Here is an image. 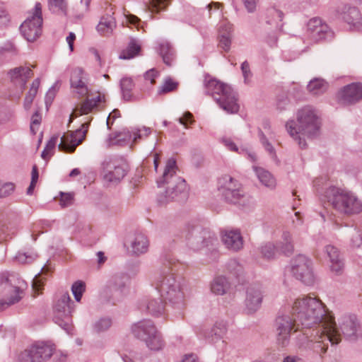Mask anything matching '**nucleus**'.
Wrapping results in <instances>:
<instances>
[{
	"label": "nucleus",
	"mask_w": 362,
	"mask_h": 362,
	"mask_svg": "<svg viewBox=\"0 0 362 362\" xmlns=\"http://www.w3.org/2000/svg\"><path fill=\"white\" fill-rule=\"evenodd\" d=\"M160 261L161 265L155 279L156 287L166 301L175 308L182 310L185 306L184 293L174 274L177 262L170 253L163 254Z\"/></svg>",
	"instance_id": "nucleus-1"
},
{
	"label": "nucleus",
	"mask_w": 362,
	"mask_h": 362,
	"mask_svg": "<svg viewBox=\"0 0 362 362\" xmlns=\"http://www.w3.org/2000/svg\"><path fill=\"white\" fill-rule=\"evenodd\" d=\"M293 315L298 326L304 330L328 325V320L335 324L334 318L325 310L322 303L315 298L304 296L297 298L292 307Z\"/></svg>",
	"instance_id": "nucleus-2"
},
{
	"label": "nucleus",
	"mask_w": 362,
	"mask_h": 362,
	"mask_svg": "<svg viewBox=\"0 0 362 362\" xmlns=\"http://www.w3.org/2000/svg\"><path fill=\"white\" fill-rule=\"evenodd\" d=\"M177 167L176 160L170 158L167 160L162 177L157 180L158 187H166L157 197L160 205L170 202H184L188 197V189L185 180L176 174Z\"/></svg>",
	"instance_id": "nucleus-3"
},
{
	"label": "nucleus",
	"mask_w": 362,
	"mask_h": 362,
	"mask_svg": "<svg viewBox=\"0 0 362 362\" xmlns=\"http://www.w3.org/2000/svg\"><path fill=\"white\" fill-rule=\"evenodd\" d=\"M301 340H305V344L304 342L299 344L300 350L309 349L322 357L327 352L329 343L337 345L341 342V337L337 324L328 320V325L303 331Z\"/></svg>",
	"instance_id": "nucleus-4"
},
{
	"label": "nucleus",
	"mask_w": 362,
	"mask_h": 362,
	"mask_svg": "<svg viewBox=\"0 0 362 362\" xmlns=\"http://www.w3.org/2000/svg\"><path fill=\"white\" fill-rule=\"evenodd\" d=\"M320 124L315 110L310 106H306L297 112L296 121H288L286 127L290 136L298 141L300 148H305L307 144L304 136L313 138L317 136Z\"/></svg>",
	"instance_id": "nucleus-5"
},
{
	"label": "nucleus",
	"mask_w": 362,
	"mask_h": 362,
	"mask_svg": "<svg viewBox=\"0 0 362 362\" xmlns=\"http://www.w3.org/2000/svg\"><path fill=\"white\" fill-rule=\"evenodd\" d=\"M204 88L206 94L211 95L223 110L231 114L238 112L237 94L229 85L206 76Z\"/></svg>",
	"instance_id": "nucleus-6"
},
{
	"label": "nucleus",
	"mask_w": 362,
	"mask_h": 362,
	"mask_svg": "<svg viewBox=\"0 0 362 362\" xmlns=\"http://www.w3.org/2000/svg\"><path fill=\"white\" fill-rule=\"evenodd\" d=\"M323 200L341 214L350 215L362 211V202L356 196L334 186L325 189Z\"/></svg>",
	"instance_id": "nucleus-7"
},
{
	"label": "nucleus",
	"mask_w": 362,
	"mask_h": 362,
	"mask_svg": "<svg viewBox=\"0 0 362 362\" xmlns=\"http://www.w3.org/2000/svg\"><path fill=\"white\" fill-rule=\"evenodd\" d=\"M75 310L74 303L68 292L57 293L53 302L54 321L67 334H72V313Z\"/></svg>",
	"instance_id": "nucleus-8"
},
{
	"label": "nucleus",
	"mask_w": 362,
	"mask_h": 362,
	"mask_svg": "<svg viewBox=\"0 0 362 362\" xmlns=\"http://www.w3.org/2000/svg\"><path fill=\"white\" fill-rule=\"evenodd\" d=\"M218 190L226 202L243 207L252 206V199L246 194L241 184L231 176L225 175L218 180Z\"/></svg>",
	"instance_id": "nucleus-9"
},
{
	"label": "nucleus",
	"mask_w": 362,
	"mask_h": 362,
	"mask_svg": "<svg viewBox=\"0 0 362 362\" xmlns=\"http://www.w3.org/2000/svg\"><path fill=\"white\" fill-rule=\"evenodd\" d=\"M187 245L193 250H199L204 247L214 246L217 242L215 234L199 225L187 224L182 231Z\"/></svg>",
	"instance_id": "nucleus-10"
},
{
	"label": "nucleus",
	"mask_w": 362,
	"mask_h": 362,
	"mask_svg": "<svg viewBox=\"0 0 362 362\" xmlns=\"http://www.w3.org/2000/svg\"><path fill=\"white\" fill-rule=\"evenodd\" d=\"M132 332L136 338L144 341L151 350L158 351L163 346L161 336L150 320H144L133 325Z\"/></svg>",
	"instance_id": "nucleus-11"
},
{
	"label": "nucleus",
	"mask_w": 362,
	"mask_h": 362,
	"mask_svg": "<svg viewBox=\"0 0 362 362\" xmlns=\"http://www.w3.org/2000/svg\"><path fill=\"white\" fill-rule=\"evenodd\" d=\"M42 25V6L36 3L30 16L21 24L20 30L26 40L34 42L41 35Z\"/></svg>",
	"instance_id": "nucleus-12"
},
{
	"label": "nucleus",
	"mask_w": 362,
	"mask_h": 362,
	"mask_svg": "<svg viewBox=\"0 0 362 362\" xmlns=\"http://www.w3.org/2000/svg\"><path fill=\"white\" fill-rule=\"evenodd\" d=\"M129 280V278L126 274L120 273L114 275L104 288L101 294L102 298L107 303L115 304L124 296Z\"/></svg>",
	"instance_id": "nucleus-13"
},
{
	"label": "nucleus",
	"mask_w": 362,
	"mask_h": 362,
	"mask_svg": "<svg viewBox=\"0 0 362 362\" xmlns=\"http://www.w3.org/2000/svg\"><path fill=\"white\" fill-rule=\"evenodd\" d=\"M292 317L289 315H279L275 322V327L277 335V342L281 346H286L288 344L291 332L295 329V331H301L303 333L304 329L297 325L295 316L292 314Z\"/></svg>",
	"instance_id": "nucleus-14"
},
{
	"label": "nucleus",
	"mask_w": 362,
	"mask_h": 362,
	"mask_svg": "<svg viewBox=\"0 0 362 362\" xmlns=\"http://www.w3.org/2000/svg\"><path fill=\"white\" fill-rule=\"evenodd\" d=\"M291 271L296 279L305 285H312L315 281L312 262L305 255H299L292 259Z\"/></svg>",
	"instance_id": "nucleus-15"
},
{
	"label": "nucleus",
	"mask_w": 362,
	"mask_h": 362,
	"mask_svg": "<svg viewBox=\"0 0 362 362\" xmlns=\"http://www.w3.org/2000/svg\"><path fill=\"white\" fill-rule=\"evenodd\" d=\"M103 180L110 183H118L126 175L127 166L122 160L117 158H106L103 164Z\"/></svg>",
	"instance_id": "nucleus-16"
},
{
	"label": "nucleus",
	"mask_w": 362,
	"mask_h": 362,
	"mask_svg": "<svg viewBox=\"0 0 362 362\" xmlns=\"http://www.w3.org/2000/svg\"><path fill=\"white\" fill-rule=\"evenodd\" d=\"M54 349L51 344L37 342L22 351L18 356V361L19 362H44L52 356Z\"/></svg>",
	"instance_id": "nucleus-17"
},
{
	"label": "nucleus",
	"mask_w": 362,
	"mask_h": 362,
	"mask_svg": "<svg viewBox=\"0 0 362 362\" xmlns=\"http://www.w3.org/2000/svg\"><path fill=\"white\" fill-rule=\"evenodd\" d=\"M23 291L13 286L8 277L0 275V312L21 299Z\"/></svg>",
	"instance_id": "nucleus-18"
},
{
	"label": "nucleus",
	"mask_w": 362,
	"mask_h": 362,
	"mask_svg": "<svg viewBox=\"0 0 362 362\" xmlns=\"http://www.w3.org/2000/svg\"><path fill=\"white\" fill-rule=\"evenodd\" d=\"M90 121L82 124L81 127L74 132L69 131L61 138L58 148L65 153H73L86 138Z\"/></svg>",
	"instance_id": "nucleus-19"
},
{
	"label": "nucleus",
	"mask_w": 362,
	"mask_h": 362,
	"mask_svg": "<svg viewBox=\"0 0 362 362\" xmlns=\"http://www.w3.org/2000/svg\"><path fill=\"white\" fill-rule=\"evenodd\" d=\"M308 31L315 42L331 40L334 35L329 25L320 18H313L308 21Z\"/></svg>",
	"instance_id": "nucleus-20"
},
{
	"label": "nucleus",
	"mask_w": 362,
	"mask_h": 362,
	"mask_svg": "<svg viewBox=\"0 0 362 362\" xmlns=\"http://www.w3.org/2000/svg\"><path fill=\"white\" fill-rule=\"evenodd\" d=\"M337 12L351 30L362 31V14L358 8L344 4L337 8Z\"/></svg>",
	"instance_id": "nucleus-21"
},
{
	"label": "nucleus",
	"mask_w": 362,
	"mask_h": 362,
	"mask_svg": "<svg viewBox=\"0 0 362 362\" xmlns=\"http://www.w3.org/2000/svg\"><path fill=\"white\" fill-rule=\"evenodd\" d=\"M339 328L346 339L356 340L361 335V327L355 315L344 314L339 320Z\"/></svg>",
	"instance_id": "nucleus-22"
},
{
	"label": "nucleus",
	"mask_w": 362,
	"mask_h": 362,
	"mask_svg": "<svg viewBox=\"0 0 362 362\" xmlns=\"http://www.w3.org/2000/svg\"><path fill=\"white\" fill-rule=\"evenodd\" d=\"M263 299L262 288L260 285H251L246 291L245 312L247 315L255 314L260 308Z\"/></svg>",
	"instance_id": "nucleus-23"
},
{
	"label": "nucleus",
	"mask_w": 362,
	"mask_h": 362,
	"mask_svg": "<svg viewBox=\"0 0 362 362\" xmlns=\"http://www.w3.org/2000/svg\"><path fill=\"white\" fill-rule=\"evenodd\" d=\"M362 99V84L353 83L345 86L338 93V100L344 105L354 104Z\"/></svg>",
	"instance_id": "nucleus-24"
},
{
	"label": "nucleus",
	"mask_w": 362,
	"mask_h": 362,
	"mask_svg": "<svg viewBox=\"0 0 362 362\" xmlns=\"http://www.w3.org/2000/svg\"><path fill=\"white\" fill-rule=\"evenodd\" d=\"M221 240L226 247L238 252L243 247V238L240 230H224L221 231Z\"/></svg>",
	"instance_id": "nucleus-25"
},
{
	"label": "nucleus",
	"mask_w": 362,
	"mask_h": 362,
	"mask_svg": "<svg viewBox=\"0 0 362 362\" xmlns=\"http://www.w3.org/2000/svg\"><path fill=\"white\" fill-rule=\"evenodd\" d=\"M71 87L80 98L87 95L88 88L86 85V78L84 71L79 67L75 68L71 75Z\"/></svg>",
	"instance_id": "nucleus-26"
},
{
	"label": "nucleus",
	"mask_w": 362,
	"mask_h": 362,
	"mask_svg": "<svg viewBox=\"0 0 362 362\" xmlns=\"http://www.w3.org/2000/svg\"><path fill=\"white\" fill-rule=\"evenodd\" d=\"M325 252L329 258L332 272L337 276L341 275L344 270V263L339 250L333 245H327L325 247Z\"/></svg>",
	"instance_id": "nucleus-27"
},
{
	"label": "nucleus",
	"mask_w": 362,
	"mask_h": 362,
	"mask_svg": "<svg viewBox=\"0 0 362 362\" xmlns=\"http://www.w3.org/2000/svg\"><path fill=\"white\" fill-rule=\"evenodd\" d=\"M149 241L144 233H136L129 240L128 248L132 255L139 256L148 251Z\"/></svg>",
	"instance_id": "nucleus-28"
},
{
	"label": "nucleus",
	"mask_w": 362,
	"mask_h": 362,
	"mask_svg": "<svg viewBox=\"0 0 362 362\" xmlns=\"http://www.w3.org/2000/svg\"><path fill=\"white\" fill-rule=\"evenodd\" d=\"M103 101V98L99 95L94 98L86 99L80 105L79 107H76L74 112H72L70 115L69 122H71L73 119L77 117V114L79 115H87L94 108L97 107L98 105Z\"/></svg>",
	"instance_id": "nucleus-29"
},
{
	"label": "nucleus",
	"mask_w": 362,
	"mask_h": 362,
	"mask_svg": "<svg viewBox=\"0 0 362 362\" xmlns=\"http://www.w3.org/2000/svg\"><path fill=\"white\" fill-rule=\"evenodd\" d=\"M228 330V322L225 320H218L208 332L204 333L205 338L209 339L211 342L219 340L226 334Z\"/></svg>",
	"instance_id": "nucleus-30"
},
{
	"label": "nucleus",
	"mask_w": 362,
	"mask_h": 362,
	"mask_svg": "<svg viewBox=\"0 0 362 362\" xmlns=\"http://www.w3.org/2000/svg\"><path fill=\"white\" fill-rule=\"evenodd\" d=\"M276 247L278 253L286 256H291L294 251L293 241L291 234L288 231H284L281 240L276 243Z\"/></svg>",
	"instance_id": "nucleus-31"
},
{
	"label": "nucleus",
	"mask_w": 362,
	"mask_h": 362,
	"mask_svg": "<svg viewBox=\"0 0 362 362\" xmlns=\"http://www.w3.org/2000/svg\"><path fill=\"white\" fill-rule=\"evenodd\" d=\"M8 74L11 80L13 82L17 80H20L21 86L23 88L25 86L27 80L33 76V71L28 67L19 66L11 69Z\"/></svg>",
	"instance_id": "nucleus-32"
},
{
	"label": "nucleus",
	"mask_w": 362,
	"mask_h": 362,
	"mask_svg": "<svg viewBox=\"0 0 362 362\" xmlns=\"http://www.w3.org/2000/svg\"><path fill=\"white\" fill-rule=\"evenodd\" d=\"M233 28L231 25H222L219 30V43L220 48L225 52L229 51L231 45Z\"/></svg>",
	"instance_id": "nucleus-33"
},
{
	"label": "nucleus",
	"mask_w": 362,
	"mask_h": 362,
	"mask_svg": "<svg viewBox=\"0 0 362 362\" xmlns=\"http://www.w3.org/2000/svg\"><path fill=\"white\" fill-rule=\"evenodd\" d=\"M116 28L115 18L109 13L104 15L97 26V30L103 35H110Z\"/></svg>",
	"instance_id": "nucleus-34"
},
{
	"label": "nucleus",
	"mask_w": 362,
	"mask_h": 362,
	"mask_svg": "<svg viewBox=\"0 0 362 362\" xmlns=\"http://www.w3.org/2000/svg\"><path fill=\"white\" fill-rule=\"evenodd\" d=\"M258 180L265 187L273 189L276 187V180L268 170L257 166L252 167Z\"/></svg>",
	"instance_id": "nucleus-35"
},
{
	"label": "nucleus",
	"mask_w": 362,
	"mask_h": 362,
	"mask_svg": "<svg viewBox=\"0 0 362 362\" xmlns=\"http://www.w3.org/2000/svg\"><path fill=\"white\" fill-rule=\"evenodd\" d=\"M230 288V283L225 276H218L211 284V291L216 295H223Z\"/></svg>",
	"instance_id": "nucleus-36"
},
{
	"label": "nucleus",
	"mask_w": 362,
	"mask_h": 362,
	"mask_svg": "<svg viewBox=\"0 0 362 362\" xmlns=\"http://www.w3.org/2000/svg\"><path fill=\"white\" fill-rule=\"evenodd\" d=\"M133 137V132L124 129L122 132L110 134L109 140L111 145L124 146L129 144L131 141H132Z\"/></svg>",
	"instance_id": "nucleus-37"
},
{
	"label": "nucleus",
	"mask_w": 362,
	"mask_h": 362,
	"mask_svg": "<svg viewBox=\"0 0 362 362\" xmlns=\"http://www.w3.org/2000/svg\"><path fill=\"white\" fill-rule=\"evenodd\" d=\"M144 307L146 311L153 315L159 316L164 311V303L160 298H151L146 301Z\"/></svg>",
	"instance_id": "nucleus-38"
},
{
	"label": "nucleus",
	"mask_w": 362,
	"mask_h": 362,
	"mask_svg": "<svg viewBox=\"0 0 362 362\" xmlns=\"http://www.w3.org/2000/svg\"><path fill=\"white\" fill-rule=\"evenodd\" d=\"M141 50V46L135 40H131L128 46L119 54V58L122 59H130L139 54Z\"/></svg>",
	"instance_id": "nucleus-39"
},
{
	"label": "nucleus",
	"mask_w": 362,
	"mask_h": 362,
	"mask_svg": "<svg viewBox=\"0 0 362 362\" xmlns=\"http://www.w3.org/2000/svg\"><path fill=\"white\" fill-rule=\"evenodd\" d=\"M159 54L163 62L170 66L174 59V51L168 42H162L159 45Z\"/></svg>",
	"instance_id": "nucleus-40"
},
{
	"label": "nucleus",
	"mask_w": 362,
	"mask_h": 362,
	"mask_svg": "<svg viewBox=\"0 0 362 362\" xmlns=\"http://www.w3.org/2000/svg\"><path fill=\"white\" fill-rule=\"evenodd\" d=\"M17 232L16 227L5 221H0V240H6L12 238Z\"/></svg>",
	"instance_id": "nucleus-41"
},
{
	"label": "nucleus",
	"mask_w": 362,
	"mask_h": 362,
	"mask_svg": "<svg viewBox=\"0 0 362 362\" xmlns=\"http://www.w3.org/2000/svg\"><path fill=\"white\" fill-rule=\"evenodd\" d=\"M134 86L133 80L131 78L124 77L120 81V88L124 100L127 101L132 100V90Z\"/></svg>",
	"instance_id": "nucleus-42"
},
{
	"label": "nucleus",
	"mask_w": 362,
	"mask_h": 362,
	"mask_svg": "<svg viewBox=\"0 0 362 362\" xmlns=\"http://www.w3.org/2000/svg\"><path fill=\"white\" fill-rule=\"evenodd\" d=\"M327 83L319 78L310 81L307 86L308 91L313 95L322 94L327 90Z\"/></svg>",
	"instance_id": "nucleus-43"
},
{
	"label": "nucleus",
	"mask_w": 362,
	"mask_h": 362,
	"mask_svg": "<svg viewBox=\"0 0 362 362\" xmlns=\"http://www.w3.org/2000/svg\"><path fill=\"white\" fill-rule=\"evenodd\" d=\"M37 253L33 250H29L27 252L19 251L15 256L16 262L21 264H30L37 258Z\"/></svg>",
	"instance_id": "nucleus-44"
},
{
	"label": "nucleus",
	"mask_w": 362,
	"mask_h": 362,
	"mask_svg": "<svg viewBox=\"0 0 362 362\" xmlns=\"http://www.w3.org/2000/svg\"><path fill=\"white\" fill-rule=\"evenodd\" d=\"M179 86V83L174 81L170 77L164 79L163 84L158 88V94L165 95L175 91Z\"/></svg>",
	"instance_id": "nucleus-45"
},
{
	"label": "nucleus",
	"mask_w": 362,
	"mask_h": 362,
	"mask_svg": "<svg viewBox=\"0 0 362 362\" xmlns=\"http://www.w3.org/2000/svg\"><path fill=\"white\" fill-rule=\"evenodd\" d=\"M259 250L262 257L267 259L275 258L278 254V250L276 247V245L270 242L266 243L261 245V247L259 248Z\"/></svg>",
	"instance_id": "nucleus-46"
},
{
	"label": "nucleus",
	"mask_w": 362,
	"mask_h": 362,
	"mask_svg": "<svg viewBox=\"0 0 362 362\" xmlns=\"http://www.w3.org/2000/svg\"><path fill=\"white\" fill-rule=\"evenodd\" d=\"M49 9L52 13L66 14L67 2L66 0H49Z\"/></svg>",
	"instance_id": "nucleus-47"
},
{
	"label": "nucleus",
	"mask_w": 362,
	"mask_h": 362,
	"mask_svg": "<svg viewBox=\"0 0 362 362\" xmlns=\"http://www.w3.org/2000/svg\"><path fill=\"white\" fill-rule=\"evenodd\" d=\"M264 42L270 47H275L277 45L278 41V30L277 27L275 26L272 30L264 29Z\"/></svg>",
	"instance_id": "nucleus-48"
},
{
	"label": "nucleus",
	"mask_w": 362,
	"mask_h": 362,
	"mask_svg": "<svg viewBox=\"0 0 362 362\" xmlns=\"http://www.w3.org/2000/svg\"><path fill=\"white\" fill-rule=\"evenodd\" d=\"M112 326V320L110 317H101L93 325V330L96 333L107 331Z\"/></svg>",
	"instance_id": "nucleus-49"
},
{
	"label": "nucleus",
	"mask_w": 362,
	"mask_h": 362,
	"mask_svg": "<svg viewBox=\"0 0 362 362\" xmlns=\"http://www.w3.org/2000/svg\"><path fill=\"white\" fill-rule=\"evenodd\" d=\"M349 233L351 235V246L360 247L362 245V229L349 228Z\"/></svg>",
	"instance_id": "nucleus-50"
},
{
	"label": "nucleus",
	"mask_w": 362,
	"mask_h": 362,
	"mask_svg": "<svg viewBox=\"0 0 362 362\" xmlns=\"http://www.w3.org/2000/svg\"><path fill=\"white\" fill-rule=\"evenodd\" d=\"M226 268L228 272L235 278H238L243 273V267L235 259L228 262Z\"/></svg>",
	"instance_id": "nucleus-51"
},
{
	"label": "nucleus",
	"mask_w": 362,
	"mask_h": 362,
	"mask_svg": "<svg viewBox=\"0 0 362 362\" xmlns=\"http://www.w3.org/2000/svg\"><path fill=\"white\" fill-rule=\"evenodd\" d=\"M86 290V284L81 281L74 282L71 286V291L76 301L79 302L82 298L83 293Z\"/></svg>",
	"instance_id": "nucleus-52"
},
{
	"label": "nucleus",
	"mask_w": 362,
	"mask_h": 362,
	"mask_svg": "<svg viewBox=\"0 0 362 362\" xmlns=\"http://www.w3.org/2000/svg\"><path fill=\"white\" fill-rule=\"evenodd\" d=\"M259 137L262 146L264 147L265 150L268 152L271 158L274 160L276 159V151L274 146L269 143V141L266 138L262 130H259Z\"/></svg>",
	"instance_id": "nucleus-53"
},
{
	"label": "nucleus",
	"mask_w": 362,
	"mask_h": 362,
	"mask_svg": "<svg viewBox=\"0 0 362 362\" xmlns=\"http://www.w3.org/2000/svg\"><path fill=\"white\" fill-rule=\"evenodd\" d=\"M170 0H150L149 10L153 12L158 13L165 10L168 6Z\"/></svg>",
	"instance_id": "nucleus-54"
},
{
	"label": "nucleus",
	"mask_w": 362,
	"mask_h": 362,
	"mask_svg": "<svg viewBox=\"0 0 362 362\" xmlns=\"http://www.w3.org/2000/svg\"><path fill=\"white\" fill-rule=\"evenodd\" d=\"M151 134V129L149 127H143L141 129H138L133 131V140L132 144H136L139 139L146 138Z\"/></svg>",
	"instance_id": "nucleus-55"
},
{
	"label": "nucleus",
	"mask_w": 362,
	"mask_h": 362,
	"mask_svg": "<svg viewBox=\"0 0 362 362\" xmlns=\"http://www.w3.org/2000/svg\"><path fill=\"white\" fill-rule=\"evenodd\" d=\"M15 189L12 182H2L0 181V198H4L11 194Z\"/></svg>",
	"instance_id": "nucleus-56"
},
{
	"label": "nucleus",
	"mask_w": 362,
	"mask_h": 362,
	"mask_svg": "<svg viewBox=\"0 0 362 362\" xmlns=\"http://www.w3.org/2000/svg\"><path fill=\"white\" fill-rule=\"evenodd\" d=\"M289 105V100L286 93H282L277 96L276 99V107L279 110L282 111L286 109Z\"/></svg>",
	"instance_id": "nucleus-57"
},
{
	"label": "nucleus",
	"mask_w": 362,
	"mask_h": 362,
	"mask_svg": "<svg viewBox=\"0 0 362 362\" xmlns=\"http://www.w3.org/2000/svg\"><path fill=\"white\" fill-rule=\"evenodd\" d=\"M60 194L59 204L62 207H67L73 204L74 195L72 194L60 192Z\"/></svg>",
	"instance_id": "nucleus-58"
},
{
	"label": "nucleus",
	"mask_w": 362,
	"mask_h": 362,
	"mask_svg": "<svg viewBox=\"0 0 362 362\" xmlns=\"http://www.w3.org/2000/svg\"><path fill=\"white\" fill-rule=\"evenodd\" d=\"M241 71L244 77V81L247 83L248 78H250L252 75L247 61H245L242 63Z\"/></svg>",
	"instance_id": "nucleus-59"
},
{
	"label": "nucleus",
	"mask_w": 362,
	"mask_h": 362,
	"mask_svg": "<svg viewBox=\"0 0 362 362\" xmlns=\"http://www.w3.org/2000/svg\"><path fill=\"white\" fill-rule=\"evenodd\" d=\"M221 142L228 150L238 152V148L230 138L223 137L221 139Z\"/></svg>",
	"instance_id": "nucleus-60"
},
{
	"label": "nucleus",
	"mask_w": 362,
	"mask_h": 362,
	"mask_svg": "<svg viewBox=\"0 0 362 362\" xmlns=\"http://www.w3.org/2000/svg\"><path fill=\"white\" fill-rule=\"evenodd\" d=\"M178 122L187 127L188 123H192L193 116L192 114L189 112H186L184 113L183 116L177 119Z\"/></svg>",
	"instance_id": "nucleus-61"
},
{
	"label": "nucleus",
	"mask_w": 362,
	"mask_h": 362,
	"mask_svg": "<svg viewBox=\"0 0 362 362\" xmlns=\"http://www.w3.org/2000/svg\"><path fill=\"white\" fill-rule=\"evenodd\" d=\"M35 95L36 94L31 93L30 91L28 93L23 103V105L25 110H29L30 108Z\"/></svg>",
	"instance_id": "nucleus-62"
},
{
	"label": "nucleus",
	"mask_w": 362,
	"mask_h": 362,
	"mask_svg": "<svg viewBox=\"0 0 362 362\" xmlns=\"http://www.w3.org/2000/svg\"><path fill=\"white\" fill-rule=\"evenodd\" d=\"M32 286L34 291H40L43 286V282L41 281L40 278V274L36 275L33 280Z\"/></svg>",
	"instance_id": "nucleus-63"
},
{
	"label": "nucleus",
	"mask_w": 362,
	"mask_h": 362,
	"mask_svg": "<svg viewBox=\"0 0 362 362\" xmlns=\"http://www.w3.org/2000/svg\"><path fill=\"white\" fill-rule=\"evenodd\" d=\"M158 76V72L155 69H151L146 71L144 74V78L146 81H150L151 84H154L156 78Z\"/></svg>",
	"instance_id": "nucleus-64"
}]
</instances>
